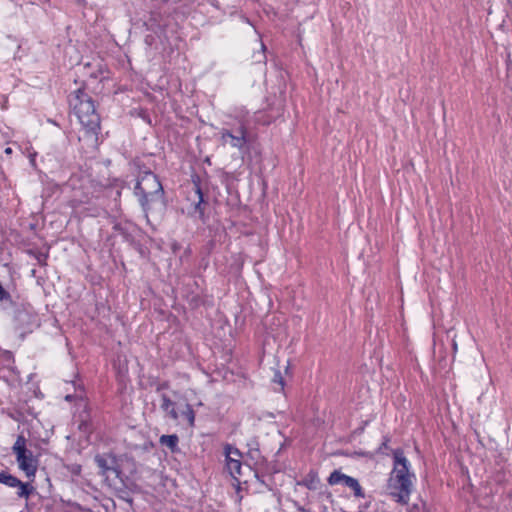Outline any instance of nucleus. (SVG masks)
Returning a JSON list of instances; mask_svg holds the SVG:
<instances>
[{
	"mask_svg": "<svg viewBox=\"0 0 512 512\" xmlns=\"http://www.w3.org/2000/svg\"><path fill=\"white\" fill-rule=\"evenodd\" d=\"M415 474L411 464L400 449L393 451V469L387 480V491L392 499L400 505H407L414 488Z\"/></svg>",
	"mask_w": 512,
	"mask_h": 512,
	"instance_id": "obj_1",
	"label": "nucleus"
},
{
	"mask_svg": "<svg viewBox=\"0 0 512 512\" xmlns=\"http://www.w3.org/2000/svg\"><path fill=\"white\" fill-rule=\"evenodd\" d=\"M69 102L86 134L97 140L100 131V117L92 99L83 90L78 89L71 96Z\"/></svg>",
	"mask_w": 512,
	"mask_h": 512,
	"instance_id": "obj_2",
	"label": "nucleus"
},
{
	"mask_svg": "<svg viewBox=\"0 0 512 512\" xmlns=\"http://www.w3.org/2000/svg\"><path fill=\"white\" fill-rule=\"evenodd\" d=\"M135 195L139 198V202L145 213L150 209V203L163 195V187L158 177L151 171L144 172L134 188Z\"/></svg>",
	"mask_w": 512,
	"mask_h": 512,
	"instance_id": "obj_3",
	"label": "nucleus"
},
{
	"mask_svg": "<svg viewBox=\"0 0 512 512\" xmlns=\"http://www.w3.org/2000/svg\"><path fill=\"white\" fill-rule=\"evenodd\" d=\"M12 452L15 455L18 469L22 471L28 479L33 480L39 466V455L34 454L27 447V439L23 435L17 436L12 446Z\"/></svg>",
	"mask_w": 512,
	"mask_h": 512,
	"instance_id": "obj_4",
	"label": "nucleus"
},
{
	"mask_svg": "<svg viewBox=\"0 0 512 512\" xmlns=\"http://www.w3.org/2000/svg\"><path fill=\"white\" fill-rule=\"evenodd\" d=\"M220 136L223 144H228L240 151L249 143L248 129L244 124H241L234 130L222 129Z\"/></svg>",
	"mask_w": 512,
	"mask_h": 512,
	"instance_id": "obj_5",
	"label": "nucleus"
},
{
	"mask_svg": "<svg viewBox=\"0 0 512 512\" xmlns=\"http://www.w3.org/2000/svg\"><path fill=\"white\" fill-rule=\"evenodd\" d=\"M224 453H225V467L230 476L238 480L240 476L242 475L241 468H242V454L236 447L227 444L224 447Z\"/></svg>",
	"mask_w": 512,
	"mask_h": 512,
	"instance_id": "obj_6",
	"label": "nucleus"
},
{
	"mask_svg": "<svg viewBox=\"0 0 512 512\" xmlns=\"http://www.w3.org/2000/svg\"><path fill=\"white\" fill-rule=\"evenodd\" d=\"M328 483L330 485L342 484L353 491V494L357 498H364L365 494L359 483V481L351 476L342 473L339 470H334L328 477Z\"/></svg>",
	"mask_w": 512,
	"mask_h": 512,
	"instance_id": "obj_7",
	"label": "nucleus"
},
{
	"mask_svg": "<svg viewBox=\"0 0 512 512\" xmlns=\"http://www.w3.org/2000/svg\"><path fill=\"white\" fill-rule=\"evenodd\" d=\"M97 466L101 469L103 474L108 473L113 470L112 464L114 463V458L110 455H96L94 458Z\"/></svg>",
	"mask_w": 512,
	"mask_h": 512,
	"instance_id": "obj_8",
	"label": "nucleus"
},
{
	"mask_svg": "<svg viewBox=\"0 0 512 512\" xmlns=\"http://www.w3.org/2000/svg\"><path fill=\"white\" fill-rule=\"evenodd\" d=\"M161 409L172 419L177 420L179 415L175 409V404L166 395L162 396Z\"/></svg>",
	"mask_w": 512,
	"mask_h": 512,
	"instance_id": "obj_9",
	"label": "nucleus"
},
{
	"mask_svg": "<svg viewBox=\"0 0 512 512\" xmlns=\"http://www.w3.org/2000/svg\"><path fill=\"white\" fill-rule=\"evenodd\" d=\"M161 445L168 447L172 452L178 448L179 438L176 434L162 435L159 439Z\"/></svg>",
	"mask_w": 512,
	"mask_h": 512,
	"instance_id": "obj_10",
	"label": "nucleus"
},
{
	"mask_svg": "<svg viewBox=\"0 0 512 512\" xmlns=\"http://www.w3.org/2000/svg\"><path fill=\"white\" fill-rule=\"evenodd\" d=\"M0 483L10 488H14L16 485L20 484V480L6 471H0Z\"/></svg>",
	"mask_w": 512,
	"mask_h": 512,
	"instance_id": "obj_11",
	"label": "nucleus"
},
{
	"mask_svg": "<svg viewBox=\"0 0 512 512\" xmlns=\"http://www.w3.org/2000/svg\"><path fill=\"white\" fill-rule=\"evenodd\" d=\"M17 488V496L19 498L28 499L30 495L34 492V487L29 483H24L20 480V484L16 485Z\"/></svg>",
	"mask_w": 512,
	"mask_h": 512,
	"instance_id": "obj_12",
	"label": "nucleus"
},
{
	"mask_svg": "<svg viewBox=\"0 0 512 512\" xmlns=\"http://www.w3.org/2000/svg\"><path fill=\"white\" fill-rule=\"evenodd\" d=\"M80 204L81 203L78 200H72L71 201V207L73 208L74 213L79 214L80 216H83V217H85V216H96V213L92 212L90 210L83 211L81 209V205Z\"/></svg>",
	"mask_w": 512,
	"mask_h": 512,
	"instance_id": "obj_13",
	"label": "nucleus"
},
{
	"mask_svg": "<svg viewBox=\"0 0 512 512\" xmlns=\"http://www.w3.org/2000/svg\"><path fill=\"white\" fill-rule=\"evenodd\" d=\"M272 381L275 385H277L274 387V391L282 392L284 390V379L279 370L275 371Z\"/></svg>",
	"mask_w": 512,
	"mask_h": 512,
	"instance_id": "obj_14",
	"label": "nucleus"
},
{
	"mask_svg": "<svg viewBox=\"0 0 512 512\" xmlns=\"http://www.w3.org/2000/svg\"><path fill=\"white\" fill-rule=\"evenodd\" d=\"M195 187L196 194L198 195V201L195 205V209L199 212L200 215H203V209L201 208V206L204 203V196L200 186L197 183H195Z\"/></svg>",
	"mask_w": 512,
	"mask_h": 512,
	"instance_id": "obj_15",
	"label": "nucleus"
},
{
	"mask_svg": "<svg viewBox=\"0 0 512 512\" xmlns=\"http://www.w3.org/2000/svg\"><path fill=\"white\" fill-rule=\"evenodd\" d=\"M182 415L187 419L188 423L193 426L195 421V413L192 407L187 404L185 410L182 411Z\"/></svg>",
	"mask_w": 512,
	"mask_h": 512,
	"instance_id": "obj_16",
	"label": "nucleus"
},
{
	"mask_svg": "<svg viewBox=\"0 0 512 512\" xmlns=\"http://www.w3.org/2000/svg\"><path fill=\"white\" fill-rule=\"evenodd\" d=\"M8 299H10V294L0 284V301H4V300H8Z\"/></svg>",
	"mask_w": 512,
	"mask_h": 512,
	"instance_id": "obj_17",
	"label": "nucleus"
},
{
	"mask_svg": "<svg viewBox=\"0 0 512 512\" xmlns=\"http://www.w3.org/2000/svg\"><path fill=\"white\" fill-rule=\"evenodd\" d=\"M36 156H37V152H36V151H32V152H30V153H29V155H28L30 165H31L33 168H36Z\"/></svg>",
	"mask_w": 512,
	"mask_h": 512,
	"instance_id": "obj_18",
	"label": "nucleus"
},
{
	"mask_svg": "<svg viewBox=\"0 0 512 512\" xmlns=\"http://www.w3.org/2000/svg\"><path fill=\"white\" fill-rule=\"evenodd\" d=\"M5 153H6L7 155L12 154V148L7 147V148L5 149Z\"/></svg>",
	"mask_w": 512,
	"mask_h": 512,
	"instance_id": "obj_19",
	"label": "nucleus"
},
{
	"mask_svg": "<svg viewBox=\"0 0 512 512\" xmlns=\"http://www.w3.org/2000/svg\"><path fill=\"white\" fill-rule=\"evenodd\" d=\"M388 442H389V439L385 438V441L383 442V447L387 448Z\"/></svg>",
	"mask_w": 512,
	"mask_h": 512,
	"instance_id": "obj_20",
	"label": "nucleus"
}]
</instances>
